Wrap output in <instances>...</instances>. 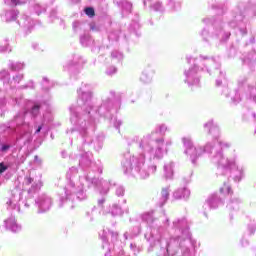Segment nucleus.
I'll return each mask as SVG.
<instances>
[{"instance_id":"nucleus-1","label":"nucleus","mask_w":256,"mask_h":256,"mask_svg":"<svg viewBox=\"0 0 256 256\" xmlns=\"http://www.w3.org/2000/svg\"><path fill=\"white\" fill-rule=\"evenodd\" d=\"M205 129H208L210 135L214 137L212 142H208L205 147H195L189 137H183L182 142L185 147L184 153L189 155L192 162L195 163L197 157H201L204 153H208L210 162L216 165L221 175L232 177L234 181L239 182L245 177V168L237 162L236 156L225 157L224 149L231 147L229 142L219 141V127L213 124V121H208L204 124Z\"/></svg>"},{"instance_id":"nucleus-6","label":"nucleus","mask_w":256,"mask_h":256,"mask_svg":"<svg viewBox=\"0 0 256 256\" xmlns=\"http://www.w3.org/2000/svg\"><path fill=\"white\" fill-rule=\"evenodd\" d=\"M4 227L12 233H19V231L22 229L21 224L17 222L15 216H9L4 220Z\"/></svg>"},{"instance_id":"nucleus-10","label":"nucleus","mask_w":256,"mask_h":256,"mask_svg":"<svg viewBox=\"0 0 256 256\" xmlns=\"http://www.w3.org/2000/svg\"><path fill=\"white\" fill-rule=\"evenodd\" d=\"M219 205H221V199H219V196L212 195L206 200V203L204 204V209L206 211L207 209H217Z\"/></svg>"},{"instance_id":"nucleus-43","label":"nucleus","mask_w":256,"mask_h":256,"mask_svg":"<svg viewBox=\"0 0 256 256\" xmlns=\"http://www.w3.org/2000/svg\"><path fill=\"white\" fill-rule=\"evenodd\" d=\"M41 129H42V127L39 126V127L37 128V130H36V133H41Z\"/></svg>"},{"instance_id":"nucleus-36","label":"nucleus","mask_w":256,"mask_h":256,"mask_svg":"<svg viewBox=\"0 0 256 256\" xmlns=\"http://www.w3.org/2000/svg\"><path fill=\"white\" fill-rule=\"evenodd\" d=\"M8 169V166L5 165V163H0V174L5 173V171Z\"/></svg>"},{"instance_id":"nucleus-38","label":"nucleus","mask_w":256,"mask_h":256,"mask_svg":"<svg viewBox=\"0 0 256 256\" xmlns=\"http://www.w3.org/2000/svg\"><path fill=\"white\" fill-rule=\"evenodd\" d=\"M7 205L12 207V209H17V204L13 203V200H10L9 202H7Z\"/></svg>"},{"instance_id":"nucleus-16","label":"nucleus","mask_w":256,"mask_h":256,"mask_svg":"<svg viewBox=\"0 0 256 256\" xmlns=\"http://www.w3.org/2000/svg\"><path fill=\"white\" fill-rule=\"evenodd\" d=\"M9 68L12 71H21V69H25V64L21 62H10Z\"/></svg>"},{"instance_id":"nucleus-30","label":"nucleus","mask_w":256,"mask_h":256,"mask_svg":"<svg viewBox=\"0 0 256 256\" xmlns=\"http://www.w3.org/2000/svg\"><path fill=\"white\" fill-rule=\"evenodd\" d=\"M116 195L117 197H123V195H125V188L118 186L116 189Z\"/></svg>"},{"instance_id":"nucleus-44","label":"nucleus","mask_w":256,"mask_h":256,"mask_svg":"<svg viewBox=\"0 0 256 256\" xmlns=\"http://www.w3.org/2000/svg\"><path fill=\"white\" fill-rule=\"evenodd\" d=\"M23 204H24V207H26V208L29 207V204L27 202L26 203L23 202Z\"/></svg>"},{"instance_id":"nucleus-46","label":"nucleus","mask_w":256,"mask_h":256,"mask_svg":"<svg viewBox=\"0 0 256 256\" xmlns=\"http://www.w3.org/2000/svg\"><path fill=\"white\" fill-rule=\"evenodd\" d=\"M38 44H33V48L37 49Z\"/></svg>"},{"instance_id":"nucleus-26","label":"nucleus","mask_w":256,"mask_h":256,"mask_svg":"<svg viewBox=\"0 0 256 256\" xmlns=\"http://www.w3.org/2000/svg\"><path fill=\"white\" fill-rule=\"evenodd\" d=\"M5 3L8 5H23V3H27V0H5Z\"/></svg>"},{"instance_id":"nucleus-2","label":"nucleus","mask_w":256,"mask_h":256,"mask_svg":"<svg viewBox=\"0 0 256 256\" xmlns=\"http://www.w3.org/2000/svg\"><path fill=\"white\" fill-rule=\"evenodd\" d=\"M167 151L165 140L157 138V132H152L142 138L138 153L126 158L122 163V167L125 173L139 175L142 179H147L157 171V166L152 165L146 170L145 159H148V161H161L167 155Z\"/></svg>"},{"instance_id":"nucleus-49","label":"nucleus","mask_w":256,"mask_h":256,"mask_svg":"<svg viewBox=\"0 0 256 256\" xmlns=\"http://www.w3.org/2000/svg\"><path fill=\"white\" fill-rule=\"evenodd\" d=\"M99 203H103V200H100Z\"/></svg>"},{"instance_id":"nucleus-25","label":"nucleus","mask_w":256,"mask_h":256,"mask_svg":"<svg viewBox=\"0 0 256 256\" xmlns=\"http://www.w3.org/2000/svg\"><path fill=\"white\" fill-rule=\"evenodd\" d=\"M143 221H146L149 225L153 223V214L152 213H145L142 215Z\"/></svg>"},{"instance_id":"nucleus-23","label":"nucleus","mask_w":256,"mask_h":256,"mask_svg":"<svg viewBox=\"0 0 256 256\" xmlns=\"http://www.w3.org/2000/svg\"><path fill=\"white\" fill-rule=\"evenodd\" d=\"M168 6L172 11H177L181 7V3L176 2L175 0H170Z\"/></svg>"},{"instance_id":"nucleus-11","label":"nucleus","mask_w":256,"mask_h":256,"mask_svg":"<svg viewBox=\"0 0 256 256\" xmlns=\"http://www.w3.org/2000/svg\"><path fill=\"white\" fill-rule=\"evenodd\" d=\"M18 24L20 25V27H23L24 29L31 30L33 29V25H35V22H33L32 19L29 18L28 16H22L19 18Z\"/></svg>"},{"instance_id":"nucleus-47","label":"nucleus","mask_w":256,"mask_h":256,"mask_svg":"<svg viewBox=\"0 0 256 256\" xmlns=\"http://www.w3.org/2000/svg\"><path fill=\"white\" fill-rule=\"evenodd\" d=\"M2 105H5V101H2Z\"/></svg>"},{"instance_id":"nucleus-12","label":"nucleus","mask_w":256,"mask_h":256,"mask_svg":"<svg viewBox=\"0 0 256 256\" xmlns=\"http://www.w3.org/2000/svg\"><path fill=\"white\" fill-rule=\"evenodd\" d=\"M191 191L187 188H180L173 193L175 199H189Z\"/></svg>"},{"instance_id":"nucleus-8","label":"nucleus","mask_w":256,"mask_h":256,"mask_svg":"<svg viewBox=\"0 0 256 256\" xmlns=\"http://www.w3.org/2000/svg\"><path fill=\"white\" fill-rule=\"evenodd\" d=\"M31 185V188L28 189V193H33L41 189V181H35L31 176H26L23 181V189H27Z\"/></svg>"},{"instance_id":"nucleus-24","label":"nucleus","mask_w":256,"mask_h":256,"mask_svg":"<svg viewBox=\"0 0 256 256\" xmlns=\"http://www.w3.org/2000/svg\"><path fill=\"white\" fill-rule=\"evenodd\" d=\"M7 51H11L9 43L7 41L0 43V53H7Z\"/></svg>"},{"instance_id":"nucleus-17","label":"nucleus","mask_w":256,"mask_h":256,"mask_svg":"<svg viewBox=\"0 0 256 256\" xmlns=\"http://www.w3.org/2000/svg\"><path fill=\"white\" fill-rule=\"evenodd\" d=\"M167 199H169V187H165L161 191V203H162V205L167 203Z\"/></svg>"},{"instance_id":"nucleus-15","label":"nucleus","mask_w":256,"mask_h":256,"mask_svg":"<svg viewBox=\"0 0 256 256\" xmlns=\"http://www.w3.org/2000/svg\"><path fill=\"white\" fill-rule=\"evenodd\" d=\"M109 187H111V182L107 180H102L98 184V189H100V193H102V195L109 193Z\"/></svg>"},{"instance_id":"nucleus-31","label":"nucleus","mask_w":256,"mask_h":256,"mask_svg":"<svg viewBox=\"0 0 256 256\" xmlns=\"http://www.w3.org/2000/svg\"><path fill=\"white\" fill-rule=\"evenodd\" d=\"M112 57H113L114 59H119V60H121V59H123V54H122L121 52H119V51H113V52H112Z\"/></svg>"},{"instance_id":"nucleus-5","label":"nucleus","mask_w":256,"mask_h":256,"mask_svg":"<svg viewBox=\"0 0 256 256\" xmlns=\"http://www.w3.org/2000/svg\"><path fill=\"white\" fill-rule=\"evenodd\" d=\"M36 205L38 207L39 213H45L51 209V205H53V200L51 197L47 195H41L36 200Z\"/></svg>"},{"instance_id":"nucleus-14","label":"nucleus","mask_w":256,"mask_h":256,"mask_svg":"<svg viewBox=\"0 0 256 256\" xmlns=\"http://www.w3.org/2000/svg\"><path fill=\"white\" fill-rule=\"evenodd\" d=\"M174 167H175V164L173 162H169L164 165V176L166 177V179L173 178V168Z\"/></svg>"},{"instance_id":"nucleus-33","label":"nucleus","mask_w":256,"mask_h":256,"mask_svg":"<svg viewBox=\"0 0 256 256\" xmlns=\"http://www.w3.org/2000/svg\"><path fill=\"white\" fill-rule=\"evenodd\" d=\"M85 13L88 17H93L95 15V10L93 8H86Z\"/></svg>"},{"instance_id":"nucleus-20","label":"nucleus","mask_w":256,"mask_h":256,"mask_svg":"<svg viewBox=\"0 0 256 256\" xmlns=\"http://www.w3.org/2000/svg\"><path fill=\"white\" fill-rule=\"evenodd\" d=\"M151 80L152 77L147 72H143L140 76V81H142V83H151Z\"/></svg>"},{"instance_id":"nucleus-18","label":"nucleus","mask_w":256,"mask_h":256,"mask_svg":"<svg viewBox=\"0 0 256 256\" xmlns=\"http://www.w3.org/2000/svg\"><path fill=\"white\" fill-rule=\"evenodd\" d=\"M0 80L3 81L4 85H9V71L2 70L0 72Z\"/></svg>"},{"instance_id":"nucleus-13","label":"nucleus","mask_w":256,"mask_h":256,"mask_svg":"<svg viewBox=\"0 0 256 256\" xmlns=\"http://www.w3.org/2000/svg\"><path fill=\"white\" fill-rule=\"evenodd\" d=\"M2 21H6V23H10V21H15L17 19V11H6L1 14Z\"/></svg>"},{"instance_id":"nucleus-34","label":"nucleus","mask_w":256,"mask_h":256,"mask_svg":"<svg viewBox=\"0 0 256 256\" xmlns=\"http://www.w3.org/2000/svg\"><path fill=\"white\" fill-rule=\"evenodd\" d=\"M157 131H159V133H165V131H167V126L165 124L159 125Z\"/></svg>"},{"instance_id":"nucleus-22","label":"nucleus","mask_w":256,"mask_h":256,"mask_svg":"<svg viewBox=\"0 0 256 256\" xmlns=\"http://www.w3.org/2000/svg\"><path fill=\"white\" fill-rule=\"evenodd\" d=\"M174 226L178 229H187V220H177L174 222Z\"/></svg>"},{"instance_id":"nucleus-9","label":"nucleus","mask_w":256,"mask_h":256,"mask_svg":"<svg viewBox=\"0 0 256 256\" xmlns=\"http://www.w3.org/2000/svg\"><path fill=\"white\" fill-rule=\"evenodd\" d=\"M118 233L113 231V230H104V234H103V249H108L110 251L109 248V241H111L112 243H115V241H117V237H118Z\"/></svg>"},{"instance_id":"nucleus-40","label":"nucleus","mask_w":256,"mask_h":256,"mask_svg":"<svg viewBox=\"0 0 256 256\" xmlns=\"http://www.w3.org/2000/svg\"><path fill=\"white\" fill-rule=\"evenodd\" d=\"M131 7H132V5L129 2H126V4L123 6V8L127 9L128 11H131Z\"/></svg>"},{"instance_id":"nucleus-48","label":"nucleus","mask_w":256,"mask_h":256,"mask_svg":"<svg viewBox=\"0 0 256 256\" xmlns=\"http://www.w3.org/2000/svg\"><path fill=\"white\" fill-rule=\"evenodd\" d=\"M118 125H121V121H118Z\"/></svg>"},{"instance_id":"nucleus-29","label":"nucleus","mask_w":256,"mask_h":256,"mask_svg":"<svg viewBox=\"0 0 256 256\" xmlns=\"http://www.w3.org/2000/svg\"><path fill=\"white\" fill-rule=\"evenodd\" d=\"M221 193L228 194L231 193V186L225 183L222 188H220Z\"/></svg>"},{"instance_id":"nucleus-39","label":"nucleus","mask_w":256,"mask_h":256,"mask_svg":"<svg viewBox=\"0 0 256 256\" xmlns=\"http://www.w3.org/2000/svg\"><path fill=\"white\" fill-rule=\"evenodd\" d=\"M154 9H155V11H162V9H161V3H156V4H154Z\"/></svg>"},{"instance_id":"nucleus-45","label":"nucleus","mask_w":256,"mask_h":256,"mask_svg":"<svg viewBox=\"0 0 256 256\" xmlns=\"http://www.w3.org/2000/svg\"><path fill=\"white\" fill-rule=\"evenodd\" d=\"M216 85H218V86L221 85V81L217 80Z\"/></svg>"},{"instance_id":"nucleus-32","label":"nucleus","mask_w":256,"mask_h":256,"mask_svg":"<svg viewBox=\"0 0 256 256\" xmlns=\"http://www.w3.org/2000/svg\"><path fill=\"white\" fill-rule=\"evenodd\" d=\"M39 109H40L39 105L34 104L31 110V114L35 117L36 115H38Z\"/></svg>"},{"instance_id":"nucleus-3","label":"nucleus","mask_w":256,"mask_h":256,"mask_svg":"<svg viewBox=\"0 0 256 256\" xmlns=\"http://www.w3.org/2000/svg\"><path fill=\"white\" fill-rule=\"evenodd\" d=\"M71 173H77V168L72 167L67 173V177H69L70 181L65 187L66 197L68 198L69 195H77L78 199H85V196L83 195L85 184H83V182H88L89 180H85V178H72Z\"/></svg>"},{"instance_id":"nucleus-19","label":"nucleus","mask_w":256,"mask_h":256,"mask_svg":"<svg viewBox=\"0 0 256 256\" xmlns=\"http://www.w3.org/2000/svg\"><path fill=\"white\" fill-rule=\"evenodd\" d=\"M221 35H223V30H221V28H216L211 31L210 37L212 39H219Z\"/></svg>"},{"instance_id":"nucleus-41","label":"nucleus","mask_w":256,"mask_h":256,"mask_svg":"<svg viewBox=\"0 0 256 256\" xmlns=\"http://www.w3.org/2000/svg\"><path fill=\"white\" fill-rule=\"evenodd\" d=\"M207 35H209V31L203 30L202 31V37H206L207 38Z\"/></svg>"},{"instance_id":"nucleus-28","label":"nucleus","mask_w":256,"mask_h":256,"mask_svg":"<svg viewBox=\"0 0 256 256\" xmlns=\"http://www.w3.org/2000/svg\"><path fill=\"white\" fill-rule=\"evenodd\" d=\"M21 79H23V74H18L16 75L13 80L10 82L11 86H15L17 85V83H19L21 81Z\"/></svg>"},{"instance_id":"nucleus-27","label":"nucleus","mask_w":256,"mask_h":256,"mask_svg":"<svg viewBox=\"0 0 256 256\" xmlns=\"http://www.w3.org/2000/svg\"><path fill=\"white\" fill-rule=\"evenodd\" d=\"M11 149V144L2 143L0 144V153H7Z\"/></svg>"},{"instance_id":"nucleus-37","label":"nucleus","mask_w":256,"mask_h":256,"mask_svg":"<svg viewBox=\"0 0 256 256\" xmlns=\"http://www.w3.org/2000/svg\"><path fill=\"white\" fill-rule=\"evenodd\" d=\"M80 41L84 47H89V45H91V42H85V37H82Z\"/></svg>"},{"instance_id":"nucleus-21","label":"nucleus","mask_w":256,"mask_h":256,"mask_svg":"<svg viewBox=\"0 0 256 256\" xmlns=\"http://www.w3.org/2000/svg\"><path fill=\"white\" fill-rule=\"evenodd\" d=\"M111 215H121V213H123V211L121 210V207H119L117 204L112 205L111 211H110Z\"/></svg>"},{"instance_id":"nucleus-35","label":"nucleus","mask_w":256,"mask_h":256,"mask_svg":"<svg viewBox=\"0 0 256 256\" xmlns=\"http://www.w3.org/2000/svg\"><path fill=\"white\" fill-rule=\"evenodd\" d=\"M107 75H113L115 73H117V68H115L114 66L110 67L107 71H106Z\"/></svg>"},{"instance_id":"nucleus-7","label":"nucleus","mask_w":256,"mask_h":256,"mask_svg":"<svg viewBox=\"0 0 256 256\" xmlns=\"http://www.w3.org/2000/svg\"><path fill=\"white\" fill-rule=\"evenodd\" d=\"M79 97L81 99L82 102H84V105H86L87 107H90L91 104L89 103L91 101V86L89 85H83L79 91Z\"/></svg>"},{"instance_id":"nucleus-4","label":"nucleus","mask_w":256,"mask_h":256,"mask_svg":"<svg viewBox=\"0 0 256 256\" xmlns=\"http://www.w3.org/2000/svg\"><path fill=\"white\" fill-rule=\"evenodd\" d=\"M213 63V59L203 58V56H200V58L196 59V64L184 72L186 77L185 83H187L190 87L198 85L199 76H197V74L199 73V70H197V66L203 67V65H213Z\"/></svg>"},{"instance_id":"nucleus-42","label":"nucleus","mask_w":256,"mask_h":256,"mask_svg":"<svg viewBox=\"0 0 256 256\" xmlns=\"http://www.w3.org/2000/svg\"><path fill=\"white\" fill-rule=\"evenodd\" d=\"M172 143H173V142H171V141H167L165 145H166V147H169V146L172 145Z\"/></svg>"}]
</instances>
